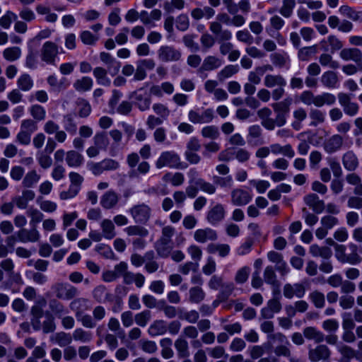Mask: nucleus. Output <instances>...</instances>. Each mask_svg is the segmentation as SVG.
<instances>
[{"label": "nucleus", "mask_w": 362, "mask_h": 362, "mask_svg": "<svg viewBox=\"0 0 362 362\" xmlns=\"http://www.w3.org/2000/svg\"><path fill=\"white\" fill-rule=\"evenodd\" d=\"M157 169L168 168L170 169L184 170L187 168V164L181 160L180 156L175 151H165L160 153L155 162Z\"/></svg>", "instance_id": "1"}, {"label": "nucleus", "mask_w": 362, "mask_h": 362, "mask_svg": "<svg viewBox=\"0 0 362 362\" xmlns=\"http://www.w3.org/2000/svg\"><path fill=\"white\" fill-rule=\"evenodd\" d=\"M300 100L306 105H314L317 107L324 105H332L336 102V97L330 93L314 95L310 90H304L300 95Z\"/></svg>", "instance_id": "2"}, {"label": "nucleus", "mask_w": 362, "mask_h": 362, "mask_svg": "<svg viewBox=\"0 0 362 362\" xmlns=\"http://www.w3.org/2000/svg\"><path fill=\"white\" fill-rule=\"evenodd\" d=\"M286 80L280 74H267L264 78V85L268 88H274L272 91L273 100L278 101L285 93Z\"/></svg>", "instance_id": "3"}, {"label": "nucleus", "mask_w": 362, "mask_h": 362, "mask_svg": "<svg viewBox=\"0 0 362 362\" xmlns=\"http://www.w3.org/2000/svg\"><path fill=\"white\" fill-rule=\"evenodd\" d=\"M349 248L351 250V253L346 255L345 245H336L334 250L337 259L342 264L348 263L351 265L359 264L361 261V257L358 253V246L354 243H349Z\"/></svg>", "instance_id": "4"}, {"label": "nucleus", "mask_w": 362, "mask_h": 362, "mask_svg": "<svg viewBox=\"0 0 362 362\" xmlns=\"http://www.w3.org/2000/svg\"><path fill=\"white\" fill-rule=\"evenodd\" d=\"M38 129L36 121L28 118L21 122L20 129L16 136V141L23 146H28L33 134Z\"/></svg>", "instance_id": "5"}, {"label": "nucleus", "mask_w": 362, "mask_h": 362, "mask_svg": "<svg viewBox=\"0 0 362 362\" xmlns=\"http://www.w3.org/2000/svg\"><path fill=\"white\" fill-rule=\"evenodd\" d=\"M127 213L131 216L135 223L145 225L151 218L152 209L146 203H137L132 205L127 210Z\"/></svg>", "instance_id": "6"}, {"label": "nucleus", "mask_w": 362, "mask_h": 362, "mask_svg": "<svg viewBox=\"0 0 362 362\" xmlns=\"http://www.w3.org/2000/svg\"><path fill=\"white\" fill-rule=\"evenodd\" d=\"M59 54L58 45L52 41H46L40 49V59L47 64L56 65V59Z\"/></svg>", "instance_id": "7"}, {"label": "nucleus", "mask_w": 362, "mask_h": 362, "mask_svg": "<svg viewBox=\"0 0 362 362\" xmlns=\"http://www.w3.org/2000/svg\"><path fill=\"white\" fill-rule=\"evenodd\" d=\"M214 118V112L211 108L201 111L200 108L190 110L188 112V119L193 124L210 123Z\"/></svg>", "instance_id": "8"}, {"label": "nucleus", "mask_w": 362, "mask_h": 362, "mask_svg": "<svg viewBox=\"0 0 362 362\" xmlns=\"http://www.w3.org/2000/svg\"><path fill=\"white\" fill-rule=\"evenodd\" d=\"M226 207L221 203H216L209 208L206 214V220L211 226H216L221 223L226 217Z\"/></svg>", "instance_id": "9"}, {"label": "nucleus", "mask_w": 362, "mask_h": 362, "mask_svg": "<svg viewBox=\"0 0 362 362\" xmlns=\"http://www.w3.org/2000/svg\"><path fill=\"white\" fill-rule=\"evenodd\" d=\"M129 98L134 100L135 105L141 111H146L150 107L151 103V95L144 88H139L131 93Z\"/></svg>", "instance_id": "10"}, {"label": "nucleus", "mask_w": 362, "mask_h": 362, "mask_svg": "<svg viewBox=\"0 0 362 362\" xmlns=\"http://www.w3.org/2000/svg\"><path fill=\"white\" fill-rule=\"evenodd\" d=\"M159 60L164 62H176L181 58V52L173 46L163 45L158 49Z\"/></svg>", "instance_id": "11"}, {"label": "nucleus", "mask_w": 362, "mask_h": 362, "mask_svg": "<svg viewBox=\"0 0 362 362\" xmlns=\"http://www.w3.org/2000/svg\"><path fill=\"white\" fill-rule=\"evenodd\" d=\"M56 297L62 300H71L78 296V290L76 287L68 284L58 283L52 287Z\"/></svg>", "instance_id": "12"}, {"label": "nucleus", "mask_w": 362, "mask_h": 362, "mask_svg": "<svg viewBox=\"0 0 362 362\" xmlns=\"http://www.w3.org/2000/svg\"><path fill=\"white\" fill-rule=\"evenodd\" d=\"M252 199V194L250 191L242 188H235L230 192L231 204L237 206H243L249 204Z\"/></svg>", "instance_id": "13"}, {"label": "nucleus", "mask_w": 362, "mask_h": 362, "mask_svg": "<svg viewBox=\"0 0 362 362\" xmlns=\"http://www.w3.org/2000/svg\"><path fill=\"white\" fill-rule=\"evenodd\" d=\"M338 100L346 115L353 117L358 112L359 105L358 103L352 102L351 97L347 93H339Z\"/></svg>", "instance_id": "14"}, {"label": "nucleus", "mask_w": 362, "mask_h": 362, "mask_svg": "<svg viewBox=\"0 0 362 362\" xmlns=\"http://www.w3.org/2000/svg\"><path fill=\"white\" fill-rule=\"evenodd\" d=\"M209 30L214 35L217 42L229 41L232 38V33L228 29H223L222 25L217 21H212L209 23Z\"/></svg>", "instance_id": "15"}, {"label": "nucleus", "mask_w": 362, "mask_h": 362, "mask_svg": "<svg viewBox=\"0 0 362 362\" xmlns=\"http://www.w3.org/2000/svg\"><path fill=\"white\" fill-rule=\"evenodd\" d=\"M217 231L211 228H199L194 231V239L199 243L216 241L218 239Z\"/></svg>", "instance_id": "16"}, {"label": "nucleus", "mask_w": 362, "mask_h": 362, "mask_svg": "<svg viewBox=\"0 0 362 362\" xmlns=\"http://www.w3.org/2000/svg\"><path fill=\"white\" fill-rule=\"evenodd\" d=\"M100 59L101 62L107 66V69L111 76H114L119 73L121 63L110 53L105 52H100Z\"/></svg>", "instance_id": "17"}, {"label": "nucleus", "mask_w": 362, "mask_h": 362, "mask_svg": "<svg viewBox=\"0 0 362 362\" xmlns=\"http://www.w3.org/2000/svg\"><path fill=\"white\" fill-rule=\"evenodd\" d=\"M119 201V195L115 191L110 189L105 192L100 197V204L105 209H115Z\"/></svg>", "instance_id": "18"}, {"label": "nucleus", "mask_w": 362, "mask_h": 362, "mask_svg": "<svg viewBox=\"0 0 362 362\" xmlns=\"http://www.w3.org/2000/svg\"><path fill=\"white\" fill-rule=\"evenodd\" d=\"M305 204L309 206L315 214H321L325 211V202L314 193H310L303 197Z\"/></svg>", "instance_id": "19"}, {"label": "nucleus", "mask_w": 362, "mask_h": 362, "mask_svg": "<svg viewBox=\"0 0 362 362\" xmlns=\"http://www.w3.org/2000/svg\"><path fill=\"white\" fill-rule=\"evenodd\" d=\"M283 293L285 298L291 299L294 296L301 298L305 293V289L303 284L297 283L294 284H286L284 286Z\"/></svg>", "instance_id": "20"}, {"label": "nucleus", "mask_w": 362, "mask_h": 362, "mask_svg": "<svg viewBox=\"0 0 362 362\" xmlns=\"http://www.w3.org/2000/svg\"><path fill=\"white\" fill-rule=\"evenodd\" d=\"M340 57L344 61H354L358 64L359 69L362 70V53L357 48H345L341 50Z\"/></svg>", "instance_id": "21"}, {"label": "nucleus", "mask_w": 362, "mask_h": 362, "mask_svg": "<svg viewBox=\"0 0 362 362\" xmlns=\"http://www.w3.org/2000/svg\"><path fill=\"white\" fill-rule=\"evenodd\" d=\"M18 241L21 243H35L39 240L40 234L36 228L30 227V229L21 228L16 233Z\"/></svg>", "instance_id": "22"}, {"label": "nucleus", "mask_w": 362, "mask_h": 362, "mask_svg": "<svg viewBox=\"0 0 362 362\" xmlns=\"http://www.w3.org/2000/svg\"><path fill=\"white\" fill-rule=\"evenodd\" d=\"M308 356L309 358L314 362L327 360L330 356V350L326 345H318L309 350Z\"/></svg>", "instance_id": "23"}, {"label": "nucleus", "mask_w": 362, "mask_h": 362, "mask_svg": "<svg viewBox=\"0 0 362 362\" xmlns=\"http://www.w3.org/2000/svg\"><path fill=\"white\" fill-rule=\"evenodd\" d=\"M224 61L216 56L209 55L206 57L199 69V71H211L221 67Z\"/></svg>", "instance_id": "24"}, {"label": "nucleus", "mask_w": 362, "mask_h": 362, "mask_svg": "<svg viewBox=\"0 0 362 362\" xmlns=\"http://www.w3.org/2000/svg\"><path fill=\"white\" fill-rule=\"evenodd\" d=\"M344 143L343 137L340 134H334L324 144V149L328 153H333L341 149Z\"/></svg>", "instance_id": "25"}, {"label": "nucleus", "mask_w": 362, "mask_h": 362, "mask_svg": "<svg viewBox=\"0 0 362 362\" xmlns=\"http://www.w3.org/2000/svg\"><path fill=\"white\" fill-rule=\"evenodd\" d=\"M247 140L249 144L258 145L262 144V129L259 124H253L248 127Z\"/></svg>", "instance_id": "26"}, {"label": "nucleus", "mask_w": 362, "mask_h": 362, "mask_svg": "<svg viewBox=\"0 0 362 362\" xmlns=\"http://www.w3.org/2000/svg\"><path fill=\"white\" fill-rule=\"evenodd\" d=\"M272 110L267 107L259 109L257 114L259 119L261 120L262 126L267 130H274V122L271 117Z\"/></svg>", "instance_id": "27"}, {"label": "nucleus", "mask_w": 362, "mask_h": 362, "mask_svg": "<svg viewBox=\"0 0 362 362\" xmlns=\"http://www.w3.org/2000/svg\"><path fill=\"white\" fill-rule=\"evenodd\" d=\"M209 254H217L220 257L225 258L230 252V247L226 243H210L206 247Z\"/></svg>", "instance_id": "28"}, {"label": "nucleus", "mask_w": 362, "mask_h": 362, "mask_svg": "<svg viewBox=\"0 0 362 362\" xmlns=\"http://www.w3.org/2000/svg\"><path fill=\"white\" fill-rule=\"evenodd\" d=\"M342 164L346 170L354 171L358 168L359 161L355 153L349 151L342 156Z\"/></svg>", "instance_id": "29"}, {"label": "nucleus", "mask_w": 362, "mask_h": 362, "mask_svg": "<svg viewBox=\"0 0 362 362\" xmlns=\"http://www.w3.org/2000/svg\"><path fill=\"white\" fill-rule=\"evenodd\" d=\"M310 127H316L322 124L326 120V112L317 108H310L309 110Z\"/></svg>", "instance_id": "30"}, {"label": "nucleus", "mask_w": 362, "mask_h": 362, "mask_svg": "<svg viewBox=\"0 0 362 362\" xmlns=\"http://www.w3.org/2000/svg\"><path fill=\"white\" fill-rule=\"evenodd\" d=\"M107 73H109L108 69L101 66H97L93 70V74L97 83L103 86H110L111 84V80L107 76Z\"/></svg>", "instance_id": "31"}, {"label": "nucleus", "mask_w": 362, "mask_h": 362, "mask_svg": "<svg viewBox=\"0 0 362 362\" xmlns=\"http://www.w3.org/2000/svg\"><path fill=\"white\" fill-rule=\"evenodd\" d=\"M65 160L66 164L71 168H78L84 163L83 155L74 150L66 152Z\"/></svg>", "instance_id": "32"}, {"label": "nucleus", "mask_w": 362, "mask_h": 362, "mask_svg": "<svg viewBox=\"0 0 362 362\" xmlns=\"http://www.w3.org/2000/svg\"><path fill=\"white\" fill-rule=\"evenodd\" d=\"M271 152L274 155L281 154L288 158L295 156V151L291 144L281 146L279 144H272L270 146Z\"/></svg>", "instance_id": "33"}, {"label": "nucleus", "mask_w": 362, "mask_h": 362, "mask_svg": "<svg viewBox=\"0 0 362 362\" xmlns=\"http://www.w3.org/2000/svg\"><path fill=\"white\" fill-rule=\"evenodd\" d=\"M167 332V323L163 320H155L148 327V333L151 337L163 335Z\"/></svg>", "instance_id": "34"}, {"label": "nucleus", "mask_w": 362, "mask_h": 362, "mask_svg": "<svg viewBox=\"0 0 362 362\" xmlns=\"http://www.w3.org/2000/svg\"><path fill=\"white\" fill-rule=\"evenodd\" d=\"M322 84L327 88H336L339 86V79L335 72L325 71L321 76Z\"/></svg>", "instance_id": "35"}, {"label": "nucleus", "mask_w": 362, "mask_h": 362, "mask_svg": "<svg viewBox=\"0 0 362 362\" xmlns=\"http://www.w3.org/2000/svg\"><path fill=\"white\" fill-rule=\"evenodd\" d=\"M310 253L313 257H320L323 259H330L332 256V251L329 247H321L317 244H313L310 247Z\"/></svg>", "instance_id": "36"}, {"label": "nucleus", "mask_w": 362, "mask_h": 362, "mask_svg": "<svg viewBox=\"0 0 362 362\" xmlns=\"http://www.w3.org/2000/svg\"><path fill=\"white\" fill-rule=\"evenodd\" d=\"M174 346L177 351L178 358H186L189 356L190 353L189 350V344L185 339L182 337H178L175 340Z\"/></svg>", "instance_id": "37"}, {"label": "nucleus", "mask_w": 362, "mask_h": 362, "mask_svg": "<svg viewBox=\"0 0 362 362\" xmlns=\"http://www.w3.org/2000/svg\"><path fill=\"white\" fill-rule=\"evenodd\" d=\"M303 335L308 340L320 343L325 340V334L315 327H307L303 329Z\"/></svg>", "instance_id": "38"}, {"label": "nucleus", "mask_w": 362, "mask_h": 362, "mask_svg": "<svg viewBox=\"0 0 362 362\" xmlns=\"http://www.w3.org/2000/svg\"><path fill=\"white\" fill-rule=\"evenodd\" d=\"M16 84L19 90L28 92L33 88L34 81L30 74L24 73L18 78Z\"/></svg>", "instance_id": "39"}, {"label": "nucleus", "mask_w": 362, "mask_h": 362, "mask_svg": "<svg viewBox=\"0 0 362 362\" xmlns=\"http://www.w3.org/2000/svg\"><path fill=\"white\" fill-rule=\"evenodd\" d=\"M93 81L89 76H83L73 83V87L78 92H87L92 89Z\"/></svg>", "instance_id": "40"}, {"label": "nucleus", "mask_w": 362, "mask_h": 362, "mask_svg": "<svg viewBox=\"0 0 362 362\" xmlns=\"http://www.w3.org/2000/svg\"><path fill=\"white\" fill-rule=\"evenodd\" d=\"M76 108L80 117L86 118L90 115L92 111L90 103L82 98H78L76 100Z\"/></svg>", "instance_id": "41"}, {"label": "nucleus", "mask_w": 362, "mask_h": 362, "mask_svg": "<svg viewBox=\"0 0 362 362\" xmlns=\"http://www.w3.org/2000/svg\"><path fill=\"white\" fill-rule=\"evenodd\" d=\"M103 235L105 238L111 240L116 236L114 223L110 219H104L100 223Z\"/></svg>", "instance_id": "42"}, {"label": "nucleus", "mask_w": 362, "mask_h": 362, "mask_svg": "<svg viewBox=\"0 0 362 362\" xmlns=\"http://www.w3.org/2000/svg\"><path fill=\"white\" fill-rule=\"evenodd\" d=\"M193 181L194 185L198 187L200 191L206 194H214L216 192L215 183H211L202 177H198L196 180Z\"/></svg>", "instance_id": "43"}, {"label": "nucleus", "mask_w": 362, "mask_h": 362, "mask_svg": "<svg viewBox=\"0 0 362 362\" xmlns=\"http://www.w3.org/2000/svg\"><path fill=\"white\" fill-rule=\"evenodd\" d=\"M28 111L30 116L33 117L32 119L36 121L37 123L45 120L46 118V110L40 105L35 104L31 105Z\"/></svg>", "instance_id": "44"}, {"label": "nucleus", "mask_w": 362, "mask_h": 362, "mask_svg": "<svg viewBox=\"0 0 362 362\" xmlns=\"http://www.w3.org/2000/svg\"><path fill=\"white\" fill-rule=\"evenodd\" d=\"M110 296V293L107 291V288L104 285H99L93 291V297L99 303H105L109 300Z\"/></svg>", "instance_id": "45"}, {"label": "nucleus", "mask_w": 362, "mask_h": 362, "mask_svg": "<svg viewBox=\"0 0 362 362\" xmlns=\"http://www.w3.org/2000/svg\"><path fill=\"white\" fill-rule=\"evenodd\" d=\"M40 175L36 170H33L26 173L23 177L22 185L24 187L30 188L34 187L40 180Z\"/></svg>", "instance_id": "46"}, {"label": "nucleus", "mask_w": 362, "mask_h": 362, "mask_svg": "<svg viewBox=\"0 0 362 362\" xmlns=\"http://www.w3.org/2000/svg\"><path fill=\"white\" fill-rule=\"evenodd\" d=\"M264 281L272 287H278L279 282L277 280L275 269L272 266H267L264 272Z\"/></svg>", "instance_id": "47"}, {"label": "nucleus", "mask_w": 362, "mask_h": 362, "mask_svg": "<svg viewBox=\"0 0 362 362\" xmlns=\"http://www.w3.org/2000/svg\"><path fill=\"white\" fill-rule=\"evenodd\" d=\"M88 300L83 298H76L72 300L70 303V308L75 312V314L78 313H83L85 310L90 309L88 306Z\"/></svg>", "instance_id": "48"}, {"label": "nucleus", "mask_w": 362, "mask_h": 362, "mask_svg": "<svg viewBox=\"0 0 362 362\" xmlns=\"http://www.w3.org/2000/svg\"><path fill=\"white\" fill-rule=\"evenodd\" d=\"M75 316L77 320L80 322L84 327L93 329L96 327L97 322L95 321L93 316L78 312L75 314Z\"/></svg>", "instance_id": "49"}, {"label": "nucleus", "mask_w": 362, "mask_h": 362, "mask_svg": "<svg viewBox=\"0 0 362 362\" xmlns=\"http://www.w3.org/2000/svg\"><path fill=\"white\" fill-rule=\"evenodd\" d=\"M239 68L238 65L229 64L226 66L218 73L217 78L220 81H223L237 74Z\"/></svg>", "instance_id": "50"}, {"label": "nucleus", "mask_w": 362, "mask_h": 362, "mask_svg": "<svg viewBox=\"0 0 362 362\" xmlns=\"http://www.w3.org/2000/svg\"><path fill=\"white\" fill-rule=\"evenodd\" d=\"M73 339L82 343H88L93 339V334L90 332L86 331L82 328H76L73 332Z\"/></svg>", "instance_id": "51"}, {"label": "nucleus", "mask_w": 362, "mask_h": 362, "mask_svg": "<svg viewBox=\"0 0 362 362\" xmlns=\"http://www.w3.org/2000/svg\"><path fill=\"white\" fill-rule=\"evenodd\" d=\"M26 214L30 218V226L37 228V225L43 219V214L38 209L30 207L27 211Z\"/></svg>", "instance_id": "52"}, {"label": "nucleus", "mask_w": 362, "mask_h": 362, "mask_svg": "<svg viewBox=\"0 0 362 362\" xmlns=\"http://www.w3.org/2000/svg\"><path fill=\"white\" fill-rule=\"evenodd\" d=\"M36 11L40 15L45 16V20L47 22L54 23L58 18L57 15L54 13H52L49 7L44 5L37 6Z\"/></svg>", "instance_id": "53"}, {"label": "nucleus", "mask_w": 362, "mask_h": 362, "mask_svg": "<svg viewBox=\"0 0 362 362\" xmlns=\"http://www.w3.org/2000/svg\"><path fill=\"white\" fill-rule=\"evenodd\" d=\"M94 145L101 150H106L109 145V139L106 132H97L93 138Z\"/></svg>", "instance_id": "54"}, {"label": "nucleus", "mask_w": 362, "mask_h": 362, "mask_svg": "<svg viewBox=\"0 0 362 362\" xmlns=\"http://www.w3.org/2000/svg\"><path fill=\"white\" fill-rule=\"evenodd\" d=\"M175 230L174 227L171 226H165L163 228L162 235L158 240L164 245H173L172 238L175 235Z\"/></svg>", "instance_id": "55"}, {"label": "nucleus", "mask_w": 362, "mask_h": 362, "mask_svg": "<svg viewBox=\"0 0 362 362\" xmlns=\"http://www.w3.org/2000/svg\"><path fill=\"white\" fill-rule=\"evenodd\" d=\"M319 62L324 67L336 69L339 67V63L333 59L331 54L323 53L319 57Z\"/></svg>", "instance_id": "56"}, {"label": "nucleus", "mask_w": 362, "mask_h": 362, "mask_svg": "<svg viewBox=\"0 0 362 362\" xmlns=\"http://www.w3.org/2000/svg\"><path fill=\"white\" fill-rule=\"evenodd\" d=\"M201 134L204 138L211 140L217 139L220 136L218 127L215 125L204 127L201 130Z\"/></svg>", "instance_id": "57"}, {"label": "nucleus", "mask_w": 362, "mask_h": 362, "mask_svg": "<svg viewBox=\"0 0 362 362\" xmlns=\"http://www.w3.org/2000/svg\"><path fill=\"white\" fill-rule=\"evenodd\" d=\"M189 301L194 303H199L205 298V292L199 286L192 287L189 291Z\"/></svg>", "instance_id": "58"}, {"label": "nucleus", "mask_w": 362, "mask_h": 362, "mask_svg": "<svg viewBox=\"0 0 362 362\" xmlns=\"http://www.w3.org/2000/svg\"><path fill=\"white\" fill-rule=\"evenodd\" d=\"M293 115L295 121L293 122L292 127L296 130H299L301 128L300 123L307 117V112L303 107H299L293 111Z\"/></svg>", "instance_id": "59"}, {"label": "nucleus", "mask_w": 362, "mask_h": 362, "mask_svg": "<svg viewBox=\"0 0 362 362\" xmlns=\"http://www.w3.org/2000/svg\"><path fill=\"white\" fill-rule=\"evenodd\" d=\"M291 102L292 100L291 98H286L282 101L272 103V107L273 108L274 112H280L288 115Z\"/></svg>", "instance_id": "60"}, {"label": "nucleus", "mask_w": 362, "mask_h": 362, "mask_svg": "<svg viewBox=\"0 0 362 362\" xmlns=\"http://www.w3.org/2000/svg\"><path fill=\"white\" fill-rule=\"evenodd\" d=\"M4 59L8 62H14L21 56V49L18 47H11L5 49L3 52Z\"/></svg>", "instance_id": "61"}, {"label": "nucleus", "mask_w": 362, "mask_h": 362, "mask_svg": "<svg viewBox=\"0 0 362 362\" xmlns=\"http://www.w3.org/2000/svg\"><path fill=\"white\" fill-rule=\"evenodd\" d=\"M295 7V0H284L279 13L285 18H290L293 15Z\"/></svg>", "instance_id": "62"}, {"label": "nucleus", "mask_w": 362, "mask_h": 362, "mask_svg": "<svg viewBox=\"0 0 362 362\" xmlns=\"http://www.w3.org/2000/svg\"><path fill=\"white\" fill-rule=\"evenodd\" d=\"M127 234L129 236L138 235L140 237H146L148 235V230L139 225L129 226L124 229Z\"/></svg>", "instance_id": "63"}, {"label": "nucleus", "mask_w": 362, "mask_h": 362, "mask_svg": "<svg viewBox=\"0 0 362 362\" xmlns=\"http://www.w3.org/2000/svg\"><path fill=\"white\" fill-rule=\"evenodd\" d=\"M309 299L317 308H322L325 306V295L318 291L311 292L309 294Z\"/></svg>", "instance_id": "64"}]
</instances>
